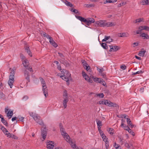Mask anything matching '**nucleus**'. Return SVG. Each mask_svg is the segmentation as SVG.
Wrapping results in <instances>:
<instances>
[{"instance_id":"nucleus-1","label":"nucleus","mask_w":149,"mask_h":149,"mask_svg":"<svg viewBox=\"0 0 149 149\" xmlns=\"http://www.w3.org/2000/svg\"><path fill=\"white\" fill-rule=\"evenodd\" d=\"M29 114L33 118L36 123H38L40 125H43L42 127L44 129L42 131L41 133L42 138L43 139L42 141H43L46 138L47 135V132L46 130V125L43 124L42 120L40 119V117L38 116L37 114L32 112H29Z\"/></svg>"},{"instance_id":"nucleus-2","label":"nucleus","mask_w":149,"mask_h":149,"mask_svg":"<svg viewBox=\"0 0 149 149\" xmlns=\"http://www.w3.org/2000/svg\"><path fill=\"white\" fill-rule=\"evenodd\" d=\"M63 74L58 73V75L63 79L66 81L68 85L69 84V80L71 79V74L68 71L63 69L61 71Z\"/></svg>"},{"instance_id":"nucleus-3","label":"nucleus","mask_w":149,"mask_h":149,"mask_svg":"<svg viewBox=\"0 0 149 149\" xmlns=\"http://www.w3.org/2000/svg\"><path fill=\"white\" fill-rule=\"evenodd\" d=\"M59 127L61 134L63 136L65 140L69 143L71 145L73 144L74 142L72 141L68 134L66 132L61 124H60Z\"/></svg>"},{"instance_id":"nucleus-4","label":"nucleus","mask_w":149,"mask_h":149,"mask_svg":"<svg viewBox=\"0 0 149 149\" xmlns=\"http://www.w3.org/2000/svg\"><path fill=\"white\" fill-rule=\"evenodd\" d=\"M95 24L99 27H109L115 26L116 24L113 22H107L106 20H100L96 21Z\"/></svg>"},{"instance_id":"nucleus-5","label":"nucleus","mask_w":149,"mask_h":149,"mask_svg":"<svg viewBox=\"0 0 149 149\" xmlns=\"http://www.w3.org/2000/svg\"><path fill=\"white\" fill-rule=\"evenodd\" d=\"M75 17L77 18L81 22L86 23L88 25H89L90 24L95 22V20L92 18H87L86 19L78 15H76Z\"/></svg>"},{"instance_id":"nucleus-6","label":"nucleus","mask_w":149,"mask_h":149,"mask_svg":"<svg viewBox=\"0 0 149 149\" xmlns=\"http://www.w3.org/2000/svg\"><path fill=\"white\" fill-rule=\"evenodd\" d=\"M100 104H105L109 107H117L118 105L115 103H112L110 101L107 100H104L102 101H100L99 102Z\"/></svg>"},{"instance_id":"nucleus-7","label":"nucleus","mask_w":149,"mask_h":149,"mask_svg":"<svg viewBox=\"0 0 149 149\" xmlns=\"http://www.w3.org/2000/svg\"><path fill=\"white\" fill-rule=\"evenodd\" d=\"M40 80L42 84L43 93L45 97H47L48 95V92L46 84L45 81L42 78H40Z\"/></svg>"},{"instance_id":"nucleus-8","label":"nucleus","mask_w":149,"mask_h":149,"mask_svg":"<svg viewBox=\"0 0 149 149\" xmlns=\"http://www.w3.org/2000/svg\"><path fill=\"white\" fill-rule=\"evenodd\" d=\"M22 64L26 68L29 70L30 71H32V69L30 66H29V63L27 59H24L22 61Z\"/></svg>"},{"instance_id":"nucleus-9","label":"nucleus","mask_w":149,"mask_h":149,"mask_svg":"<svg viewBox=\"0 0 149 149\" xmlns=\"http://www.w3.org/2000/svg\"><path fill=\"white\" fill-rule=\"evenodd\" d=\"M82 74L83 77L84 79L89 83H93V80L91 79L87 74L84 72L83 71L82 72Z\"/></svg>"},{"instance_id":"nucleus-10","label":"nucleus","mask_w":149,"mask_h":149,"mask_svg":"<svg viewBox=\"0 0 149 149\" xmlns=\"http://www.w3.org/2000/svg\"><path fill=\"white\" fill-rule=\"evenodd\" d=\"M5 112L7 114V116L9 119L10 118L13 114V111L10 110H9L8 107L5 108Z\"/></svg>"},{"instance_id":"nucleus-11","label":"nucleus","mask_w":149,"mask_h":149,"mask_svg":"<svg viewBox=\"0 0 149 149\" xmlns=\"http://www.w3.org/2000/svg\"><path fill=\"white\" fill-rule=\"evenodd\" d=\"M93 80L94 82L97 83H99L104 86L106 84L104 81L101 78L95 77Z\"/></svg>"},{"instance_id":"nucleus-12","label":"nucleus","mask_w":149,"mask_h":149,"mask_svg":"<svg viewBox=\"0 0 149 149\" xmlns=\"http://www.w3.org/2000/svg\"><path fill=\"white\" fill-rule=\"evenodd\" d=\"M47 149H53L54 146V142L51 141H47L46 143Z\"/></svg>"},{"instance_id":"nucleus-13","label":"nucleus","mask_w":149,"mask_h":149,"mask_svg":"<svg viewBox=\"0 0 149 149\" xmlns=\"http://www.w3.org/2000/svg\"><path fill=\"white\" fill-rule=\"evenodd\" d=\"M14 81V77L13 76H9V80L8 82V85L10 86V88L12 87Z\"/></svg>"},{"instance_id":"nucleus-14","label":"nucleus","mask_w":149,"mask_h":149,"mask_svg":"<svg viewBox=\"0 0 149 149\" xmlns=\"http://www.w3.org/2000/svg\"><path fill=\"white\" fill-rule=\"evenodd\" d=\"M140 37L143 39H149V35L147 33L143 32L140 34Z\"/></svg>"},{"instance_id":"nucleus-15","label":"nucleus","mask_w":149,"mask_h":149,"mask_svg":"<svg viewBox=\"0 0 149 149\" xmlns=\"http://www.w3.org/2000/svg\"><path fill=\"white\" fill-rule=\"evenodd\" d=\"M109 47L110 48V50H109L110 52L116 51L120 49L118 46H113L110 45H109Z\"/></svg>"},{"instance_id":"nucleus-16","label":"nucleus","mask_w":149,"mask_h":149,"mask_svg":"<svg viewBox=\"0 0 149 149\" xmlns=\"http://www.w3.org/2000/svg\"><path fill=\"white\" fill-rule=\"evenodd\" d=\"M82 63L84 68L87 71H88L90 68V67L87 63L86 61L84 60H83L82 62Z\"/></svg>"},{"instance_id":"nucleus-17","label":"nucleus","mask_w":149,"mask_h":149,"mask_svg":"<svg viewBox=\"0 0 149 149\" xmlns=\"http://www.w3.org/2000/svg\"><path fill=\"white\" fill-rule=\"evenodd\" d=\"M118 37H126L129 36V34L127 33H119L118 35Z\"/></svg>"},{"instance_id":"nucleus-18","label":"nucleus","mask_w":149,"mask_h":149,"mask_svg":"<svg viewBox=\"0 0 149 149\" xmlns=\"http://www.w3.org/2000/svg\"><path fill=\"white\" fill-rule=\"evenodd\" d=\"M49 42L52 45L55 47H57L58 46L57 44L53 40L52 38H51V39H50Z\"/></svg>"},{"instance_id":"nucleus-19","label":"nucleus","mask_w":149,"mask_h":149,"mask_svg":"<svg viewBox=\"0 0 149 149\" xmlns=\"http://www.w3.org/2000/svg\"><path fill=\"white\" fill-rule=\"evenodd\" d=\"M64 100L63 102V104L65 108H66L67 106V103L69 101L68 98L63 99Z\"/></svg>"},{"instance_id":"nucleus-20","label":"nucleus","mask_w":149,"mask_h":149,"mask_svg":"<svg viewBox=\"0 0 149 149\" xmlns=\"http://www.w3.org/2000/svg\"><path fill=\"white\" fill-rule=\"evenodd\" d=\"M97 70L99 72L100 74L103 76V77L105 76V74L103 72V71H104V70L103 68L100 69L99 68H97Z\"/></svg>"},{"instance_id":"nucleus-21","label":"nucleus","mask_w":149,"mask_h":149,"mask_svg":"<svg viewBox=\"0 0 149 149\" xmlns=\"http://www.w3.org/2000/svg\"><path fill=\"white\" fill-rule=\"evenodd\" d=\"M63 2L67 6L72 7H73V5L70 2H68L66 0H64Z\"/></svg>"},{"instance_id":"nucleus-22","label":"nucleus","mask_w":149,"mask_h":149,"mask_svg":"<svg viewBox=\"0 0 149 149\" xmlns=\"http://www.w3.org/2000/svg\"><path fill=\"white\" fill-rule=\"evenodd\" d=\"M24 74L25 78L28 80V81H29V73L26 70H25L24 71Z\"/></svg>"},{"instance_id":"nucleus-23","label":"nucleus","mask_w":149,"mask_h":149,"mask_svg":"<svg viewBox=\"0 0 149 149\" xmlns=\"http://www.w3.org/2000/svg\"><path fill=\"white\" fill-rule=\"evenodd\" d=\"M16 70V68L15 67H14L12 69L10 73V76H13V77H14V74Z\"/></svg>"},{"instance_id":"nucleus-24","label":"nucleus","mask_w":149,"mask_h":149,"mask_svg":"<svg viewBox=\"0 0 149 149\" xmlns=\"http://www.w3.org/2000/svg\"><path fill=\"white\" fill-rule=\"evenodd\" d=\"M2 122L6 126H8V125L6 121L4 119L3 116L1 118Z\"/></svg>"},{"instance_id":"nucleus-25","label":"nucleus","mask_w":149,"mask_h":149,"mask_svg":"<svg viewBox=\"0 0 149 149\" xmlns=\"http://www.w3.org/2000/svg\"><path fill=\"white\" fill-rule=\"evenodd\" d=\"M146 53V51L145 50H143L139 52L138 55L140 56H143Z\"/></svg>"},{"instance_id":"nucleus-26","label":"nucleus","mask_w":149,"mask_h":149,"mask_svg":"<svg viewBox=\"0 0 149 149\" xmlns=\"http://www.w3.org/2000/svg\"><path fill=\"white\" fill-rule=\"evenodd\" d=\"M25 50L29 55L30 56H32V54L29 49V47H26L25 48Z\"/></svg>"},{"instance_id":"nucleus-27","label":"nucleus","mask_w":149,"mask_h":149,"mask_svg":"<svg viewBox=\"0 0 149 149\" xmlns=\"http://www.w3.org/2000/svg\"><path fill=\"white\" fill-rule=\"evenodd\" d=\"M63 99H66L68 98V93H67V91L66 90H65L63 92Z\"/></svg>"},{"instance_id":"nucleus-28","label":"nucleus","mask_w":149,"mask_h":149,"mask_svg":"<svg viewBox=\"0 0 149 149\" xmlns=\"http://www.w3.org/2000/svg\"><path fill=\"white\" fill-rule=\"evenodd\" d=\"M42 34L44 37H46L47 39H49V40L51 39V38H52L48 34H46L45 32H43Z\"/></svg>"},{"instance_id":"nucleus-29","label":"nucleus","mask_w":149,"mask_h":149,"mask_svg":"<svg viewBox=\"0 0 149 149\" xmlns=\"http://www.w3.org/2000/svg\"><path fill=\"white\" fill-rule=\"evenodd\" d=\"M101 45L102 47L104 49H107L108 48L107 45L105 43H102Z\"/></svg>"},{"instance_id":"nucleus-30","label":"nucleus","mask_w":149,"mask_h":149,"mask_svg":"<svg viewBox=\"0 0 149 149\" xmlns=\"http://www.w3.org/2000/svg\"><path fill=\"white\" fill-rule=\"evenodd\" d=\"M72 148L73 149H82L81 148H79L78 147H77V146L76 145V144L74 143L73 144H72L71 145Z\"/></svg>"},{"instance_id":"nucleus-31","label":"nucleus","mask_w":149,"mask_h":149,"mask_svg":"<svg viewBox=\"0 0 149 149\" xmlns=\"http://www.w3.org/2000/svg\"><path fill=\"white\" fill-rule=\"evenodd\" d=\"M148 0H143L141 2V3L143 5H147L148 3Z\"/></svg>"},{"instance_id":"nucleus-32","label":"nucleus","mask_w":149,"mask_h":149,"mask_svg":"<svg viewBox=\"0 0 149 149\" xmlns=\"http://www.w3.org/2000/svg\"><path fill=\"white\" fill-rule=\"evenodd\" d=\"M17 118L19 121H22V122H24V117L19 116L17 117Z\"/></svg>"},{"instance_id":"nucleus-33","label":"nucleus","mask_w":149,"mask_h":149,"mask_svg":"<svg viewBox=\"0 0 149 149\" xmlns=\"http://www.w3.org/2000/svg\"><path fill=\"white\" fill-rule=\"evenodd\" d=\"M101 137L102 138L103 140L104 141V142L107 141H108V138L104 134V135H102L101 136Z\"/></svg>"},{"instance_id":"nucleus-34","label":"nucleus","mask_w":149,"mask_h":149,"mask_svg":"<svg viewBox=\"0 0 149 149\" xmlns=\"http://www.w3.org/2000/svg\"><path fill=\"white\" fill-rule=\"evenodd\" d=\"M105 143L106 149H108L109 146V142L108 141H106V142H105Z\"/></svg>"},{"instance_id":"nucleus-35","label":"nucleus","mask_w":149,"mask_h":149,"mask_svg":"<svg viewBox=\"0 0 149 149\" xmlns=\"http://www.w3.org/2000/svg\"><path fill=\"white\" fill-rule=\"evenodd\" d=\"M97 127H101L102 126V122L98 120L97 121Z\"/></svg>"},{"instance_id":"nucleus-36","label":"nucleus","mask_w":149,"mask_h":149,"mask_svg":"<svg viewBox=\"0 0 149 149\" xmlns=\"http://www.w3.org/2000/svg\"><path fill=\"white\" fill-rule=\"evenodd\" d=\"M144 26H139V30L141 33H142V31L144 30Z\"/></svg>"},{"instance_id":"nucleus-37","label":"nucleus","mask_w":149,"mask_h":149,"mask_svg":"<svg viewBox=\"0 0 149 149\" xmlns=\"http://www.w3.org/2000/svg\"><path fill=\"white\" fill-rule=\"evenodd\" d=\"M110 38V36H105L104 37V38L102 40V42L107 41L108 40V39Z\"/></svg>"},{"instance_id":"nucleus-38","label":"nucleus","mask_w":149,"mask_h":149,"mask_svg":"<svg viewBox=\"0 0 149 149\" xmlns=\"http://www.w3.org/2000/svg\"><path fill=\"white\" fill-rule=\"evenodd\" d=\"M143 73V72L142 71L140 70V71H138L135 72H133L132 73V74L133 75H135L138 74H139L140 73Z\"/></svg>"},{"instance_id":"nucleus-39","label":"nucleus","mask_w":149,"mask_h":149,"mask_svg":"<svg viewBox=\"0 0 149 149\" xmlns=\"http://www.w3.org/2000/svg\"><path fill=\"white\" fill-rule=\"evenodd\" d=\"M71 10L75 13L79 14V12L78 10L74 8H72Z\"/></svg>"},{"instance_id":"nucleus-40","label":"nucleus","mask_w":149,"mask_h":149,"mask_svg":"<svg viewBox=\"0 0 149 149\" xmlns=\"http://www.w3.org/2000/svg\"><path fill=\"white\" fill-rule=\"evenodd\" d=\"M96 95L97 96H98L100 98H103L104 96V95L102 93L97 94Z\"/></svg>"},{"instance_id":"nucleus-41","label":"nucleus","mask_w":149,"mask_h":149,"mask_svg":"<svg viewBox=\"0 0 149 149\" xmlns=\"http://www.w3.org/2000/svg\"><path fill=\"white\" fill-rule=\"evenodd\" d=\"M29 98L28 97L27 95L24 96L22 98V100L24 101H26Z\"/></svg>"},{"instance_id":"nucleus-42","label":"nucleus","mask_w":149,"mask_h":149,"mask_svg":"<svg viewBox=\"0 0 149 149\" xmlns=\"http://www.w3.org/2000/svg\"><path fill=\"white\" fill-rule=\"evenodd\" d=\"M107 131L109 132V134H112L113 133V129L111 128H109L108 130Z\"/></svg>"},{"instance_id":"nucleus-43","label":"nucleus","mask_w":149,"mask_h":149,"mask_svg":"<svg viewBox=\"0 0 149 149\" xmlns=\"http://www.w3.org/2000/svg\"><path fill=\"white\" fill-rule=\"evenodd\" d=\"M144 30H145L147 31H149V26H144Z\"/></svg>"},{"instance_id":"nucleus-44","label":"nucleus","mask_w":149,"mask_h":149,"mask_svg":"<svg viewBox=\"0 0 149 149\" xmlns=\"http://www.w3.org/2000/svg\"><path fill=\"white\" fill-rule=\"evenodd\" d=\"M126 4V3H125L124 2H122L120 3L118 5V7H120L121 6H123L124 5H125Z\"/></svg>"},{"instance_id":"nucleus-45","label":"nucleus","mask_w":149,"mask_h":149,"mask_svg":"<svg viewBox=\"0 0 149 149\" xmlns=\"http://www.w3.org/2000/svg\"><path fill=\"white\" fill-rule=\"evenodd\" d=\"M126 119L127 124L128 125H131V123L130 119L128 118H127Z\"/></svg>"},{"instance_id":"nucleus-46","label":"nucleus","mask_w":149,"mask_h":149,"mask_svg":"<svg viewBox=\"0 0 149 149\" xmlns=\"http://www.w3.org/2000/svg\"><path fill=\"white\" fill-rule=\"evenodd\" d=\"M4 97V94L2 92H0V98L3 99Z\"/></svg>"},{"instance_id":"nucleus-47","label":"nucleus","mask_w":149,"mask_h":149,"mask_svg":"<svg viewBox=\"0 0 149 149\" xmlns=\"http://www.w3.org/2000/svg\"><path fill=\"white\" fill-rule=\"evenodd\" d=\"M120 68L123 70H125L126 69V66L124 65H122L120 66Z\"/></svg>"},{"instance_id":"nucleus-48","label":"nucleus","mask_w":149,"mask_h":149,"mask_svg":"<svg viewBox=\"0 0 149 149\" xmlns=\"http://www.w3.org/2000/svg\"><path fill=\"white\" fill-rule=\"evenodd\" d=\"M20 57L22 59V61H23L24 59H26L25 58V57L22 54H20Z\"/></svg>"},{"instance_id":"nucleus-49","label":"nucleus","mask_w":149,"mask_h":149,"mask_svg":"<svg viewBox=\"0 0 149 149\" xmlns=\"http://www.w3.org/2000/svg\"><path fill=\"white\" fill-rule=\"evenodd\" d=\"M133 47H135L138 46L139 42H135L133 43Z\"/></svg>"},{"instance_id":"nucleus-50","label":"nucleus","mask_w":149,"mask_h":149,"mask_svg":"<svg viewBox=\"0 0 149 149\" xmlns=\"http://www.w3.org/2000/svg\"><path fill=\"white\" fill-rule=\"evenodd\" d=\"M114 146L116 149L120 147L118 144H116V143L114 144Z\"/></svg>"},{"instance_id":"nucleus-51","label":"nucleus","mask_w":149,"mask_h":149,"mask_svg":"<svg viewBox=\"0 0 149 149\" xmlns=\"http://www.w3.org/2000/svg\"><path fill=\"white\" fill-rule=\"evenodd\" d=\"M85 6L88 8L91 7L92 6V5L90 4H86L84 5Z\"/></svg>"},{"instance_id":"nucleus-52","label":"nucleus","mask_w":149,"mask_h":149,"mask_svg":"<svg viewBox=\"0 0 149 149\" xmlns=\"http://www.w3.org/2000/svg\"><path fill=\"white\" fill-rule=\"evenodd\" d=\"M112 39L111 38V37L110 36V38L108 39V40L106 42L107 43H109L110 42H112Z\"/></svg>"},{"instance_id":"nucleus-53","label":"nucleus","mask_w":149,"mask_h":149,"mask_svg":"<svg viewBox=\"0 0 149 149\" xmlns=\"http://www.w3.org/2000/svg\"><path fill=\"white\" fill-rule=\"evenodd\" d=\"M129 133L131 134L133 136H134L135 135L134 132L132 130H131L130 131H129Z\"/></svg>"},{"instance_id":"nucleus-54","label":"nucleus","mask_w":149,"mask_h":149,"mask_svg":"<svg viewBox=\"0 0 149 149\" xmlns=\"http://www.w3.org/2000/svg\"><path fill=\"white\" fill-rule=\"evenodd\" d=\"M125 146L127 147V148H129L130 147V146H129L128 143H126L125 144Z\"/></svg>"},{"instance_id":"nucleus-55","label":"nucleus","mask_w":149,"mask_h":149,"mask_svg":"<svg viewBox=\"0 0 149 149\" xmlns=\"http://www.w3.org/2000/svg\"><path fill=\"white\" fill-rule=\"evenodd\" d=\"M18 119L17 117H13L12 119V121H13L15 120H16Z\"/></svg>"},{"instance_id":"nucleus-56","label":"nucleus","mask_w":149,"mask_h":149,"mask_svg":"<svg viewBox=\"0 0 149 149\" xmlns=\"http://www.w3.org/2000/svg\"><path fill=\"white\" fill-rule=\"evenodd\" d=\"M144 88H141L139 90V91L140 92V93H143V91H144Z\"/></svg>"},{"instance_id":"nucleus-57","label":"nucleus","mask_w":149,"mask_h":149,"mask_svg":"<svg viewBox=\"0 0 149 149\" xmlns=\"http://www.w3.org/2000/svg\"><path fill=\"white\" fill-rule=\"evenodd\" d=\"M5 135H7V137H10V136H11V134H10V133H9L8 132V133H6V134H5Z\"/></svg>"},{"instance_id":"nucleus-58","label":"nucleus","mask_w":149,"mask_h":149,"mask_svg":"<svg viewBox=\"0 0 149 149\" xmlns=\"http://www.w3.org/2000/svg\"><path fill=\"white\" fill-rule=\"evenodd\" d=\"M99 132L101 136L102 135H104V133H103V131L102 130L100 131Z\"/></svg>"},{"instance_id":"nucleus-59","label":"nucleus","mask_w":149,"mask_h":149,"mask_svg":"<svg viewBox=\"0 0 149 149\" xmlns=\"http://www.w3.org/2000/svg\"><path fill=\"white\" fill-rule=\"evenodd\" d=\"M123 139L121 136L118 137V140L121 142Z\"/></svg>"},{"instance_id":"nucleus-60","label":"nucleus","mask_w":149,"mask_h":149,"mask_svg":"<svg viewBox=\"0 0 149 149\" xmlns=\"http://www.w3.org/2000/svg\"><path fill=\"white\" fill-rule=\"evenodd\" d=\"M134 32H136V34H141V33L139 31V30L134 31Z\"/></svg>"},{"instance_id":"nucleus-61","label":"nucleus","mask_w":149,"mask_h":149,"mask_svg":"<svg viewBox=\"0 0 149 149\" xmlns=\"http://www.w3.org/2000/svg\"><path fill=\"white\" fill-rule=\"evenodd\" d=\"M135 58L136 59H138V60H141V57H138V56H135Z\"/></svg>"},{"instance_id":"nucleus-62","label":"nucleus","mask_w":149,"mask_h":149,"mask_svg":"<svg viewBox=\"0 0 149 149\" xmlns=\"http://www.w3.org/2000/svg\"><path fill=\"white\" fill-rule=\"evenodd\" d=\"M136 22H140L142 21V20L141 19H137L136 20Z\"/></svg>"},{"instance_id":"nucleus-63","label":"nucleus","mask_w":149,"mask_h":149,"mask_svg":"<svg viewBox=\"0 0 149 149\" xmlns=\"http://www.w3.org/2000/svg\"><path fill=\"white\" fill-rule=\"evenodd\" d=\"M58 54H59V56L61 57V58H63L64 57V56L63 54L61 53H58Z\"/></svg>"},{"instance_id":"nucleus-64","label":"nucleus","mask_w":149,"mask_h":149,"mask_svg":"<svg viewBox=\"0 0 149 149\" xmlns=\"http://www.w3.org/2000/svg\"><path fill=\"white\" fill-rule=\"evenodd\" d=\"M57 68H58V69L60 70L61 71V67L60 65V64H59V65H58V66H57Z\"/></svg>"}]
</instances>
